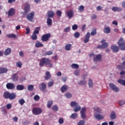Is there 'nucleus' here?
<instances>
[{
    "instance_id": "nucleus-12",
    "label": "nucleus",
    "mask_w": 125,
    "mask_h": 125,
    "mask_svg": "<svg viewBox=\"0 0 125 125\" xmlns=\"http://www.w3.org/2000/svg\"><path fill=\"white\" fill-rule=\"evenodd\" d=\"M94 117L98 121H101V120H103V119H104V116L101 115L97 113H94Z\"/></svg>"
},
{
    "instance_id": "nucleus-17",
    "label": "nucleus",
    "mask_w": 125,
    "mask_h": 125,
    "mask_svg": "<svg viewBox=\"0 0 125 125\" xmlns=\"http://www.w3.org/2000/svg\"><path fill=\"white\" fill-rule=\"evenodd\" d=\"M45 75L46 76L44 77V80L45 81H48V80H50L51 79V74H50V72H49V71H46Z\"/></svg>"
},
{
    "instance_id": "nucleus-38",
    "label": "nucleus",
    "mask_w": 125,
    "mask_h": 125,
    "mask_svg": "<svg viewBox=\"0 0 125 125\" xmlns=\"http://www.w3.org/2000/svg\"><path fill=\"white\" fill-rule=\"evenodd\" d=\"M118 83L122 84V85H125V80H123L122 79H119L118 80Z\"/></svg>"
},
{
    "instance_id": "nucleus-8",
    "label": "nucleus",
    "mask_w": 125,
    "mask_h": 125,
    "mask_svg": "<svg viewBox=\"0 0 125 125\" xmlns=\"http://www.w3.org/2000/svg\"><path fill=\"white\" fill-rule=\"evenodd\" d=\"M42 109L38 107H35L32 110V112L34 115H40V114H42Z\"/></svg>"
},
{
    "instance_id": "nucleus-47",
    "label": "nucleus",
    "mask_w": 125,
    "mask_h": 125,
    "mask_svg": "<svg viewBox=\"0 0 125 125\" xmlns=\"http://www.w3.org/2000/svg\"><path fill=\"white\" fill-rule=\"evenodd\" d=\"M17 67H19V68L22 67V63L21 62H16Z\"/></svg>"
},
{
    "instance_id": "nucleus-20",
    "label": "nucleus",
    "mask_w": 125,
    "mask_h": 125,
    "mask_svg": "<svg viewBox=\"0 0 125 125\" xmlns=\"http://www.w3.org/2000/svg\"><path fill=\"white\" fill-rule=\"evenodd\" d=\"M108 47V43L104 42L103 43L102 45H99L98 48H107Z\"/></svg>"
},
{
    "instance_id": "nucleus-55",
    "label": "nucleus",
    "mask_w": 125,
    "mask_h": 125,
    "mask_svg": "<svg viewBox=\"0 0 125 125\" xmlns=\"http://www.w3.org/2000/svg\"><path fill=\"white\" fill-rule=\"evenodd\" d=\"M6 108L8 109V110H9L11 109V107H12V105H11V104H8L6 106Z\"/></svg>"
},
{
    "instance_id": "nucleus-11",
    "label": "nucleus",
    "mask_w": 125,
    "mask_h": 125,
    "mask_svg": "<svg viewBox=\"0 0 125 125\" xmlns=\"http://www.w3.org/2000/svg\"><path fill=\"white\" fill-rule=\"evenodd\" d=\"M30 4L28 3H25L24 4V14H27L30 9Z\"/></svg>"
},
{
    "instance_id": "nucleus-41",
    "label": "nucleus",
    "mask_w": 125,
    "mask_h": 125,
    "mask_svg": "<svg viewBox=\"0 0 125 125\" xmlns=\"http://www.w3.org/2000/svg\"><path fill=\"white\" fill-rule=\"evenodd\" d=\"M71 68H72V69H78V68H79V64L73 63L71 65Z\"/></svg>"
},
{
    "instance_id": "nucleus-22",
    "label": "nucleus",
    "mask_w": 125,
    "mask_h": 125,
    "mask_svg": "<svg viewBox=\"0 0 125 125\" xmlns=\"http://www.w3.org/2000/svg\"><path fill=\"white\" fill-rule=\"evenodd\" d=\"M69 88V87L67 85H63L62 86L61 90L62 92H65V91H66V90H68V89Z\"/></svg>"
},
{
    "instance_id": "nucleus-24",
    "label": "nucleus",
    "mask_w": 125,
    "mask_h": 125,
    "mask_svg": "<svg viewBox=\"0 0 125 125\" xmlns=\"http://www.w3.org/2000/svg\"><path fill=\"white\" fill-rule=\"evenodd\" d=\"M8 69L5 67L0 68V74H4L5 73H7Z\"/></svg>"
},
{
    "instance_id": "nucleus-2",
    "label": "nucleus",
    "mask_w": 125,
    "mask_h": 125,
    "mask_svg": "<svg viewBox=\"0 0 125 125\" xmlns=\"http://www.w3.org/2000/svg\"><path fill=\"white\" fill-rule=\"evenodd\" d=\"M117 44H118L121 50H125V42L124 39L120 38L117 42Z\"/></svg>"
},
{
    "instance_id": "nucleus-10",
    "label": "nucleus",
    "mask_w": 125,
    "mask_h": 125,
    "mask_svg": "<svg viewBox=\"0 0 125 125\" xmlns=\"http://www.w3.org/2000/svg\"><path fill=\"white\" fill-rule=\"evenodd\" d=\"M6 87L7 89H10V90H12L15 88V85L13 83H8L6 84Z\"/></svg>"
},
{
    "instance_id": "nucleus-6",
    "label": "nucleus",
    "mask_w": 125,
    "mask_h": 125,
    "mask_svg": "<svg viewBox=\"0 0 125 125\" xmlns=\"http://www.w3.org/2000/svg\"><path fill=\"white\" fill-rule=\"evenodd\" d=\"M35 16V12H32L26 16V18L28 21L30 22H33V19H34V17Z\"/></svg>"
},
{
    "instance_id": "nucleus-23",
    "label": "nucleus",
    "mask_w": 125,
    "mask_h": 125,
    "mask_svg": "<svg viewBox=\"0 0 125 125\" xmlns=\"http://www.w3.org/2000/svg\"><path fill=\"white\" fill-rule=\"evenodd\" d=\"M110 118L111 120H115L117 118V115H116V113L115 111H112L110 115Z\"/></svg>"
},
{
    "instance_id": "nucleus-4",
    "label": "nucleus",
    "mask_w": 125,
    "mask_h": 125,
    "mask_svg": "<svg viewBox=\"0 0 125 125\" xmlns=\"http://www.w3.org/2000/svg\"><path fill=\"white\" fill-rule=\"evenodd\" d=\"M70 106L71 107H74L73 111L74 112H78L79 111V106H78V103L75 101H72L70 103Z\"/></svg>"
},
{
    "instance_id": "nucleus-58",
    "label": "nucleus",
    "mask_w": 125,
    "mask_h": 125,
    "mask_svg": "<svg viewBox=\"0 0 125 125\" xmlns=\"http://www.w3.org/2000/svg\"><path fill=\"white\" fill-rule=\"evenodd\" d=\"M77 29H78V25L74 24L72 26V30H73V31H75V30H77Z\"/></svg>"
},
{
    "instance_id": "nucleus-56",
    "label": "nucleus",
    "mask_w": 125,
    "mask_h": 125,
    "mask_svg": "<svg viewBox=\"0 0 125 125\" xmlns=\"http://www.w3.org/2000/svg\"><path fill=\"white\" fill-rule=\"evenodd\" d=\"M1 111L2 112H3L5 114H6L7 113V111H6V109H5V107L3 106L1 108Z\"/></svg>"
},
{
    "instance_id": "nucleus-36",
    "label": "nucleus",
    "mask_w": 125,
    "mask_h": 125,
    "mask_svg": "<svg viewBox=\"0 0 125 125\" xmlns=\"http://www.w3.org/2000/svg\"><path fill=\"white\" fill-rule=\"evenodd\" d=\"M52 104H53V102H52V101H48L47 104V107L48 108H51V107L52 106Z\"/></svg>"
},
{
    "instance_id": "nucleus-19",
    "label": "nucleus",
    "mask_w": 125,
    "mask_h": 125,
    "mask_svg": "<svg viewBox=\"0 0 125 125\" xmlns=\"http://www.w3.org/2000/svg\"><path fill=\"white\" fill-rule=\"evenodd\" d=\"M111 49L113 52H118V51H119V47L115 45H112L111 47Z\"/></svg>"
},
{
    "instance_id": "nucleus-43",
    "label": "nucleus",
    "mask_w": 125,
    "mask_h": 125,
    "mask_svg": "<svg viewBox=\"0 0 125 125\" xmlns=\"http://www.w3.org/2000/svg\"><path fill=\"white\" fill-rule=\"evenodd\" d=\"M93 109H94V110L95 111V112H97V113H98L99 114V113H100L101 111L100 108H99V107H94Z\"/></svg>"
},
{
    "instance_id": "nucleus-39",
    "label": "nucleus",
    "mask_w": 125,
    "mask_h": 125,
    "mask_svg": "<svg viewBox=\"0 0 125 125\" xmlns=\"http://www.w3.org/2000/svg\"><path fill=\"white\" fill-rule=\"evenodd\" d=\"M65 50L69 51L70 49H71V44H67L65 46Z\"/></svg>"
},
{
    "instance_id": "nucleus-57",
    "label": "nucleus",
    "mask_w": 125,
    "mask_h": 125,
    "mask_svg": "<svg viewBox=\"0 0 125 125\" xmlns=\"http://www.w3.org/2000/svg\"><path fill=\"white\" fill-rule=\"evenodd\" d=\"M59 123L60 125H62L64 123V120L62 118H61L59 120Z\"/></svg>"
},
{
    "instance_id": "nucleus-14",
    "label": "nucleus",
    "mask_w": 125,
    "mask_h": 125,
    "mask_svg": "<svg viewBox=\"0 0 125 125\" xmlns=\"http://www.w3.org/2000/svg\"><path fill=\"white\" fill-rule=\"evenodd\" d=\"M66 15L69 19H71L74 16V11L72 10H69L67 11Z\"/></svg>"
},
{
    "instance_id": "nucleus-15",
    "label": "nucleus",
    "mask_w": 125,
    "mask_h": 125,
    "mask_svg": "<svg viewBox=\"0 0 125 125\" xmlns=\"http://www.w3.org/2000/svg\"><path fill=\"white\" fill-rule=\"evenodd\" d=\"M11 79L13 81V82H17L19 79L18 74L17 73H14L12 75Z\"/></svg>"
},
{
    "instance_id": "nucleus-35",
    "label": "nucleus",
    "mask_w": 125,
    "mask_h": 125,
    "mask_svg": "<svg viewBox=\"0 0 125 125\" xmlns=\"http://www.w3.org/2000/svg\"><path fill=\"white\" fill-rule=\"evenodd\" d=\"M27 90H28L29 91H33V90H34V85H29L27 86Z\"/></svg>"
},
{
    "instance_id": "nucleus-40",
    "label": "nucleus",
    "mask_w": 125,
    "mask_h": 125,
    "mask_svg": "<svg viewBox=\"0 0 125 125\" xmlns=\"http://www.w3.org/2000/svg\"><path fill=\"white\" fill-rule=\"evenodd\" d=\"M97 32H96V29L94 28L91 32V36H95V35H97Z\"/></svg>"
},
{
    "instance_id": "nucleus-49",
    "label": "nucleus",
    "mask_w": 125,
    "mask_h": 125,
    "mask_svg": "<svg viewBox=\"0 0 125 125\" xmlns=\"http://www.w3.org/2000/svg\"><path fill=\"white\" fill-rule=\"evenodd\" d=\"M52 54H53V52L52 51H48L45 53V55L46 56V55H51Z\"/></svg>"
},
{
    "instance_id": "nucleus-33",
    "label": "nucleus",
    "mask_w": 125,
    "mask_h": 125,
    "mask_svg": "<svg viewBox=\"0 0 125 125\" xmlns=\"http://www.w3.org/2000/svg\"><path fill=\"white\" fill-rule=\"evenodd\" d=\"M47 24L48 26H51L52 25V20L50 18L47 19Z\"/></svg>"
},
{
    "instance_id": "nucleus-52",
    "label": "nucleus",
    "mask_w": 125,
    "mask_h": 125,
    "mask_svg": "<svg viewBox=\"0 0 125 125\" xmlns=\"http://www.w3.org/2000/svg\"><path fill=\"white\" fill-rule=\"evenodd\" d=\"M85 121L84 120H80L79 122V125H84Z\"/></svg>"
},
{
    "instance_id": "nucleus-53",
    "label": "nucleus",
    "mask_w": 125,
    "mask_h": 125,
    "mask_svg": "<svg viewBox=\"0 0 125 125\" xmlns=\"http://www.w3.org/2000/svg\"><path fill=\"white\" fill-rule=\"evenodd\" d=\"M34 98L35 101H39L40 100V96L38 95L34 96Z\"/></svg>"
},
{
    "instance_id": "nucleus-60",
    "label": "nucleus",
    "mask_w": 125,
    "mask_h": 125,
    "mask_svg": "<svg viewBox=\"0 0 125 125\" xmlns=\"http://www.w3.org/2000/svg\"><path fill=\"white\" fill-rule=\"evenodd\" d=\"M65 96L66 98H72V94H65Z\"/></svg>"
},
{
    "instance_id": "nucleus-3",
    "label": "nucleus",
    "mask_w": 125,
    "mask_h": 125,
    "mask_svg": "<svg viewBox=\"0 0 125 125\" xmlns=\"http://www.w3.org/2000/svg\"><path fill=\"white\" fill-rule=\"evenodd\" d=\"M109 86L110 87V89H111V90H113L115 92H118V91H119L120 89L119 87H117L115 84L113 83H110L109 84Z\"/></svg>"
},
{
    "instance_id": "nucleus-26",
    "label": "nucleus",
    "mask_w": 125,
    "mask_h": 125,
    "mask_svg": "<svg viewBox=\"0 0 125 125\" xmlns=\"http://www.w3.org/2000/svg\"><path fill=\"white\" fill-rule=\"evenodd\" d=\"M10 53H11V49L10 48H7L4 52V54L6 56H7V55H9Z\"/></svg>"
},
{
    "instance_id": "nucleus-30",
    "label": "nucleus",
    "mask_w": 125,
    "mask_h": 125,
    "mask_svg": "<svg viewBox=\"0 0 125 125\" xmlns=\"http://www.w3.org/2000/svg\"><path fill=\"white\" fill-rule=\"evenodd\" d=\"M40 30H41V27H36L33 34H34V35L40 34Z\"/></svg>"
},
{
    "instance_id": "nucleus-29",
    "label": "nucleus",
    "mask_w": 125,
    "mask_h": 125,
    "mask_svg": "<svg viewBox=\"0 0 125 125\" xmlns=\"http://www.w3.org/2000/svg\"><path fill=\"white\" fill-rule=\"evenodd\" d=\"M16 88L17 90H23V89L25 88V87H24V85H23L18 84L17 85Z\"/></svg>"
},
{
    "instance_id": "nucleus-27",
    "label": "nucleus",
    "mask_w": 125,
    "mask_h": 125,
    "mask_svg": "<svg viewBox=\"0 0 125 125\" xmlns=\"http://www.w3.org/2000/svg\"><path fill=\"white\" fill-rule=\"evenodd\" d=\"M113 11H114V12H116V11L118 12H120V11H122L123 10V9L122 8L118 7H113L112 8Z\"/></svg>"
},
{
    "instance_id": "nucleus-51",
    "label": "nucleus",
    "mask_w": 125,
    "mask_h": 125,
    "mask_svg": "<svg viewBox=\"0 0 125 125\" xmlns=\"http://www.w3.org/2000/svg\"><path fill=\"white\" fill-rule=\"evenodd\" d=\"M54 83L53 82V81L49 82L48 83V86L49 87H51V86L53 85Z\"/></svg>"
},
{
    "instance_id": "nucleus-28",
    "label": "nucleus",
    "mask_w": 125,
    "mask_h": 125,
    "mask_svg": "<svg viewBox=\"0 0 125 125\" xmlns=\"http://www.w3.org/2000/svg\"><path fill=\"white\" fill-rule=\"evenodd\" d=\"M104 32L105 34H110L111 33V28L109 27H105L104 29Z\"/></svg>"
},
{
    "instance_id": "nucleus-61",
    "label": "nucleus",
    "mask_w": 125,
    "mask_h": 125,
    "mask_svg": "<svg viewBox=\"0 0 125 125\" xmlns=\"http://www.w3.org/2000/svg\"><path fill=\"white\" fill-rule=\"evenodd\" d=\"M62 80L63 83L66 82V81H67V77L65 76L64 77H62Z\"/></svg>"
},
{
    "instance_id": "nucleus-46",
    "label": "nucleus",
    "mask_w": 125,
    "mask_h": 125,
    "mask_svg": "<svg viewBox=\"0 0 125 125\" xmlns=\"http://www.w3.org/2000/svg\"><path fill=\"white\" fill-rule=\"evenodd\" d=\"M52 110L55 111V112H57V111H58V107L57 106V105H53L52 107Z\"/></svg>"
},
{
    "instance_id": "nucleus-44",
    "label": "nucleus",
    "mask_w": 125,
    "mask_h": 125,
    "mask_svg": "<svg viewBox=\"0 0 125 125\" xmlns=\"http://www.w3.org/2000/svg\"><path fill=\"white\" fill-rule=\"evenodd\" d=\"M88 85L89 87H92L93 86V83L92 82V80H91V79L89 80Z\"/></svg>"
},
{
    "instance_id": "nucleus-48",
    "label": "nucleus",
    "mask_w": 125,
    "mask_h": 125,
    "mask_svg": "<svg viewBox=\"0 0 125 125\" xmlns=\"http://www.w3.org/2000/svg\"><path fill=\"white\" fill-rule=\"evenodd\" d=\"M19 103H20L21 105H23L24 103H25V100L23 99H21L19 101Z\"/></svg>"
},
{
    "instance_id": "nucleus-64",
    "label": "nucleus",
    "mask_w": 125,
    "mask_h": 125,
    "mask_svg": "<svg viewBox=\"0 0 125 125\" xmlns=\"http://www.w3.org/2000/svg\"><path fill=\"white\" fill-rule=\"evenodd\" d=\"M75 38H79V32H77L74 33Z\"/></svg>"
},
{
    "instance_id": "nucleus-62",
    "label": "nucleus",
    "mask_w": 125,
    "mask_h": 125,
    "mask_svg": "<svg viewBox=\"0 0 125 125\" xmlns=\"http://www.w3.org/2000/svg\"><path fill=\"white\" fill-rule=\"evenodd\" d=\"M97 10H98V11H100V10H102V7H101V6H97Z\"/></svg>"
},
{
    "instance_id": "nucleus-9",
    "label": "nucleus",
    "mask_w": 125,
    "mask_h": 125,
    "mask_svg": "<svg viewBox=\"0 0 125 125\" xmlns=\"http://www.w3.org/2000/svg\"><path fill=\"white\" fill-rule=\"evenodd\" d=\"M86 108L85 107H83L80 111L81 116L83 119H86Z\"/></svg>"
},
{
    "instance_id": "nucleus-50",
    "label": "nucleus",
    "mask_w": 125,
    "mask_h": 125,
    "mask_svg": "<svg viewBox=\"0 0 125 125\" xmlns=\"http://www.w3.org/2000/svg\"><path fill=\"white\" fill-rule=\"evenodd\" d=\"M70 30H71V27H70V26H68L66 28H65L63 31L65 32V33H68V32L70 31Z\"/></svg>"
},
{
    "instance_id": "nucleus-37",
    "label": "nucleus",
    "mask_w": 125,
    "mask_h": 125,
    "mask_svg": "<svg viewBox=\"0 0 125 125\" xmlns=\"http://www.w3.org/2000/svg\"><path fill=\"white\" fill-rule=\"evenodd\" d=\"M31 38L33 41H36V40L38 39V36L37 35V34H34V33H33Z\"/></svg>"
},
{
    "instance_id": "nucleus-13",
    "label": "nucleus",
    "mask_w": 125,
    "mask_h": 125,
    "mask_svg": "<svg viewBox=\"0 0 125 125\" xmlns=\"http://www.w3.org/2000/svg\"><path fill=\"white\" fill-rule=\"evenodd\" d=\"M39 88L41 91H44L46 88V84L44 83H41L39 84Z\"/></svg>"
},
{
    "instance_id": "nucleus-25",
    "label": "nucleus",
    "mask_w": 125,
    "mask_h": 125,
    "mask_svg": "<svg viewBox=\"0 0 125 125\" xmlns=\"http://www.w3.org/2000/svg\"><path fill=\"white\" fill-rule=\"evenodd\" d=\"M102 58L101 55H97L96 57H94L93 60L95 62H97Z\"/></svg>"
},
{
    "instance_id": "nucleus-32",
    "label": "nucleus",
    "mask_w": 125,
    "mask_h": 125,
    "mask_svg": "<svg viewBox=\"0 0 125 125\" xmlns=\"http://www.w3.org/2000/svg\"><path fill=\"white\" fill-rule=\"evenodd\" d=\"M35 46H36V47H38V48L42 47V46H43V44L42 43H41V42L38 41L35 43Z\"/></svg>"
},
{
    "instance_id": "nucleus-59",
    "label": "nucleus",
    "mask_w": 125,
    "mask_h": 125,
    "mask_svg": "<svg viewBox=\"0 0 125 125\" xmlns=\"http://www.w3.org/2000/svg\"><path fill=\"white\" fill-rule=\"evenodd\" d=\"M125 101H120L119 102V105H120V106H123V105H125Z\"/></svg>"
},
{
    "instance_id": "nucleus-18",
    "label": "nucleus",
    "mask_w": 125,
    "mask_h": 125,
    "mask_svg": "<svg viewBox=\"0 0 125 125\" xmlns=\"http://www.w3.org/2000/svg\"><path fill=\"white\" fill-rule=\"evenodd\" d=\"M47 14L48 18H53L54 17V12L53 11H48Z\"/></svg>"
},
{
    "instance_id": "nucleus-7",
    "label": "nucleus",
    "mask_w": 125,
    "mask_h": 125,
    "mask_svg": "<svg viewBox=\"0 0 125 125\" xmlns=\"http://www.w3.org/2000/svg\"><path fill=\"white\" fill-rule=\"evenodd\" d=\"M4 98L5 99H10V100H13L16 97V95L15 94H4Z\"/></svg>"
},
{
    "instance_id": "nucleus-45",
    "label": "nucleus",
    "mask_w": 125,
    "mask_h": 125,
    "mask_svg": "<svg viewBox=\"0 0 125 125\" xmlns=\"http://www.w3.org/2000/svg\"><path fill=\"white\" fill-rule=\"evenodd\" d=\"M79 12H83L84 10V6L83 5H81L79 8Z\"/></svg>"
},
{
    "instance_id": "nucleus-16",
    "label": "nucleus",
    "mask_w": 125,
    "mask_h": 125,
    "mask_svg": "<svg viewBox=\"0 0 125 125\" xmlns=\"http://www.w3.org/2000/svg\"><path fill=\"white\" fill-rule=\"evenodd\" d=\"M89 38H90V33L87 32L85 36V39L84 40V43H87L89 42Z\"/></svg>"
},
{
    "instance_id": "nucleus-42",
    "label": "nucleus",
    "mask_w": 125,
    "mask_h": 125,
    "mask_svg": "<svg viewBox=\"0 0 125 125\" xmlns=\"http://www.w3.org/2000/svg\"><path fill=\"white\" fill-rule=\"evenodd\" d=\"M56 14L58 17H61L62 16V12L60 10H57L56 11Z\"/></svg>"
},
{
    "instance_id": "nucleus-34",
    "label": "nucleus",
    "mask_w": 125,
    "mask_h": 125,
    "mask_svg": "<svg viewBox=\"0 0 125 125\" xmlns=\"http://www.w3.org/2000/svg\"><path fill=\"white\" fill-rule=\"evenodd\" d=\"M78 114L77 113H73L71 116H70V119H73V120H75V119H77L78 118Z\"/></svg>"
},
{
    "instance_id": "nucleus-54",
    "label": "nucleus",
    "mask_w": 125,
    "mask_h": 125,
    "mask_svg": "<svg viewBox=\"0 0 125 125\" xmlns=\"http://www.w3.org/2000/svg\"><path fill=\"white\" fill-rule=\"evenodd\" d=\"M86 83V81L85 80L81 81L79 82V84H82V85H84Z\"/></svg>"
},
{
    "instance_id": "nucleus-1",
    "label": "nucleus",
    "mask_w": 125,
    "mask_h": 125,
    "mask_svg": "<svg viewBox=\"0 0 125 125\" xmlns=\"http://www.w3.org/2000/svg\"><path fill=\"white\" fill-rule=\"evenodd\" d=\"M51 62V61L50 59L46 58H42L40 60V67H43L44 65H48V66L50 67V68H51L53 65Z\"/></svg>"
},
{
    "instance_id": "nucleus-63",
    "label": "nucleus",
    "mask_w": 125,
    "mask_h": 125,
    "mask_svg": "<svg viewBox=\"0 0 125 125\" xmlns=\"http://www.w3.org/2000/svg\"><path fill=\"white\" fill-rule=\"evenodd\" d=\"M26 35L30 34V28H26Z\"/></svg>"
},
{
    "instance_id": "nucleus-31",
    "label": "nucleus",
    "mask_w": 125,
    "mask_h": 125,
    "mask_svg": "<svg viewBox=\"0 0 125 125\" xmlns=\"http://www.w3.org/2000/svg\"><path fill=\"white\" fill-rule=\"evenodd\" d=\"M6 37L7 38H9L10 39L13 38V39H16V35L14 34H9L6 35Z\"/></svg>"
},
{
    "instance_id": "nucleus-21",
    "label": "nucleus",
    "mask_w": 125,
    "mask_h": 125,
    "mask_svg": "<svg viewBox=\"0 0 125 125\" xmlns=\"http://www.w3.org/2000/svg\"><path fill=\"white\" fill-rule=\"evenodd\" d=\"M15 13V10L14 8H11L9 10L8 13V16H12L13 15H14Z\"/></svg>"
},
{
    "instance_id": "nucleus-5",
    "label": "nucleus",
    "mask_w": 125,
    "mask_h": 125,
    "mask_svg": "<svg viewBox=\"0 0 125 125\" xmlns=\"http://www.w3.org/2000/svg\"><path fill=\"white\" fill-rule=\"evenodd\" d=\"M51 37V35L49 33L43 35L41 37V40L42 42H47Z\"/></svg>"
}]
</instances>
